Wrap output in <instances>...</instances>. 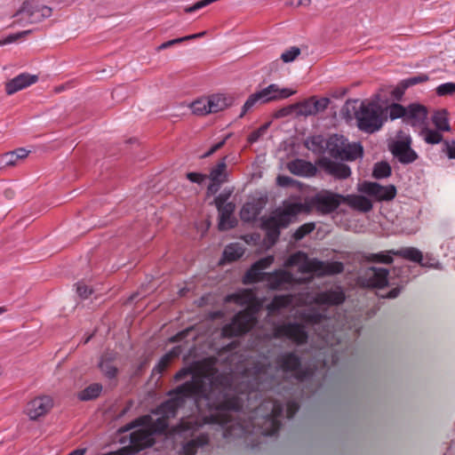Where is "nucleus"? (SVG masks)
I'll return each mask as SVG.
<instances>
[{"mask_svg":"<svg viewBox=\"0 0 455 455\" xmlns=\"http://www.w3.org/2000/svg\"><path fill=\"white\" fill-rule=\"evenodd\" d=\"M226 167V157H224L215 167L212 169L209 175L212 182L217 183V185H220L225 181Z\"/></svg>","mask_w":455,"mask_h":455,"instance_id":"c85d7f7f","label":"nucleus"},{"mask_svg":"<svg viewBox=\"0 0 455 455\" xmlns=\"http://www.w3.org/2000/svg\"><path fill=\"white\" fill-rule=\"evenodd\" d=\"M301 211V204H291L283 211L277 212L280 216L285 217L286 224L289 225L291 221V218L295 217Z\"/></svg>","mask_w":455,"mask_h":455,"instance_id":"58836bf2","label":"nucleus"},{"mask_svg":"<svg viewBox=\"0 0 455 455\" xmlns=\"http://www.w3.org/2000/svg\"><path fill=\"white\" fill-rule=\"evenodd\" d=\"M305 145L307 149L315 154H322L326 149V140L322 136H313L307 139Z\"/></svg>","mask_w":455,"mask_h":455,"instance_id":"7c9ffc66","label":"nucleus"},{"mask_svg":"<svg viewBox=\"0 0 455 455\" xmlns=\"http://www.w3.org/2000/svg\"><path fill=\"white\" fill-rule=\"evenodd\" d=\"M357 190L378 201H389L396 195V188L394 185L381 186L377 182L371 181L358 183Z\"/></svg>","mask_w":455,"mask_h":455,"instance_id":"1a4fd4ad","label":"nucleus"},{"mask_svg":"<svg viewBox=\"0 0 455 455\" xmlns=\"http://www.w3.org/2000/svg\"><path fill=\"white\" fill-rule=\"evenodd\" d=\"M207 103V97L195 100L190 105L192 112L197 116H205L211 114V111H208Z\"/></svg>","mask_w":455,"mask_h":455,"instance_id":"ea45409f","label":"nucleus"},{"mask_svg":"<svg viewBox=\"0 0 455 455\" xmlns=\"http://www.w3.org/2000/svg\"><path fill=\"white\" fill-rule=\"evenodd\" d=\"M262 281L267 282L270 289L277 290L286 284H292L295 282V277L289 271L278 269L266 275Z\"/></svg>","mask_w":455,"mask_h":455,"instance_id":"6ab92c4d","label":"nucleus"},{"mask_svg":"<svg viewBox=\"0 0 455 455\" xmlns=\"http://www.w3.org/2000/svg\"><path fill=\"white\" fill-rule=\"evenodd\" d=\"M17 161V156L12 151L8 152L0 158V165L3 167L12 166L16 164Z\"/></svg>","mask_w":455,"mask_h":455,"instance_id":"8fccbe9b","label":"nucleus"},{"mask_svg":"<svg viewBox=\"0 0 455 455\" xmlns=\"http://www.w3.org/2000/svg\"><path fill=\"white\" fill-rule=\"evenodd\" d=\"M287 169L294 175L300 177H313L316 174L317 169L312 163L297 158L287 164Z\"/></svg>","mask_w":455,"mask_h":455,"instance_id":"4be33fe9","label":"nucleus"},{"mask_svg":"<svg viewBox=\"0 0 455 455\" xmlns=\"http://www.w3.org/2000/svg\"><path fill=\"white\" fill-rule=\"evenodd\" d=\"M52 13V10L51 7L34 0H28L23 3L14 17H17L20 22L36 23L45 18H49Z\"/></svg>","mask_w":455,"mask_h":455,"instance_id":"423d86ee","label":"nucleus"},{"mask_svg":"<svg viewBox=\"0 0 455 455\" xmlns=\"http://www.w3.org/2000/svg\"><path fill=\"white\" fill-rule=\"evenodd\" d=\"M447 156L451 159H455V141L446 142Z\"/></svg>","mask_w":455,"mask_h":455,"instance_id":"680f3d73","label":"nucleus"},{"mask_svg":"<svg viewBox=\"0 0 455 455\" xmlns=\"http://www.w3.org/2000/svg\"><path fill=\"white\" fill-rule=\"evenodd\" d=\"M268 127V124H263L259 129L253 131L249 136H248V143L253 144L257 142L267 132Z\"/></svg>","mask_w":455,"mask_h":455,"instance_id":"09e8293b","label":"nucleus"},{"mask_svg":"<svg viewBox=\"0 0 455 455\" xmlns=\"http://www.w3.org/2000/svg\"><path fill=\"white\" fill-rule=\"evenodd\" d=\"M178 356V352L175 350L170 351L161 357L158 363L155 366L153 371L157 373H163L165 369L169 366L171 361Z\"/></svg>","mask_w":455,"mask_h":455,"instance_id":"4c0bfd02","label":"nucleus"},{"mask_svg":"<svg viewBox=\"0 0 455 455\" xmlns=\"http://www.w3.org/2000/svg\"><path fill=\"white\" fill-rule=\"evenodd\" d=\"M429 80V76L427 74H423V73H420V74H418L416 76H410L406 79H403L401 81V89H399V93L400 94H403L404 91L411 87V86H413V85H416V84H422V83H425V82H427Z\"/></svg>","mask_w":455,"mask_h":455,"instance_id":"c9c22d12","label":"nucleus"},{"mask_svg":"<svg viewBox=\"0 0 455 455\" xmlns=\"http://www.w3.org/2000/svg\"><path fill=\"white\" fill-rule=\"evenodd\" d=\"M311 3V0H291V4L307 6Z\"/></svg>","mask_w":455,"mask_h":455,"instance_id":"338daca9","label":"nucleus"},{"mask_svg":"<svg viewBox=\"0 0 455 455\" xmlns=\"http://www.w3.org/2000/svg\"><path fill=\"white\" fill-rule=\"evenodd\" d=\"M358 128L367 133L378 132L383 126L387 117L383 116V108L374 101H363L355 112Z\"/></svg>","mask_w":455,"mask_h":455,"instance_id":"f03ea898","label":"nucleus"},{"mask_svg":"<svg viewBox=\"0 0 455 455\" xmlns=\"http://www.w3.org/2000/svg\"><path fill=\"white\" fill-rule=\"evenodd\" d=\"M391 251H396V250L383 251L377 253H367L364 255V259L368 262L390 264L393 262V256H395Z\"/></svg>","mask_w":455,"mask_h":455,"instance_id":"cd10ccee","label":"nucleus"},{"mask_svg":"<svg viewBox=\"0 0 455 455\" xmlns=\"http://www.w3.org/2000/svg\"><path fill=\"white\" fill-rule=\"evenodd\" d=\"M421 267H432V268H439L440 263L432 256L426 254L423 255V259L419 263Z\"/></svg>","mask_w":455,"mask_h":455,"instance_id":"3c124183","label":"nucleus"},{"mask_svg":"<svg viewBox=\"0 0 455 455\" xmlns=\"http://www.w3.org/2000/svg\"><path fill=\"white\" fill-rule=\"evenodd\" d=\"M38 76L28 73H22L10 80L5 84V91L8 95L14 94L15 92L27 88L37 82Z\"/></svg>","mask_w":455,"mask_h":455,"instance_id":"412c9836","label":"nucleus"},{"mask_svg":"<svg viewBox=\"0 0 455 455\" xmlns=\"http://www.w3.org/2000/svg\"><path fill=\"white\" fill-rule=\"evenodd\" d=\"M387 110L388 111V115L391 120L402 118L403 122L404 123L406 107H403L398 103H392L390 106H388Z\"/></svg>","mask_w":455,"mask_h":455,"instance_id":"37998d69","label":"nucleus"},{"mask_svg":"<svg viewBox=\"0 0 455 455\" xmlns=\"http://www.w3.org/2000/svg\"><path fill=\"white\" fill-rule=\"evenodd\" d=\"M102 391V386L98 383H93L88 386L78 394V398L81 401H90L97 398Z\"/></svg>","mask_w":455,"mask_h":455,"instance_id":"473e14b6","label":"nucleus"},{"mask_svg":"<svg viewBox=\"0 0 455 455\" xmlns=\"http://www.w3.org/2000/svg\"><path fill=\"white\" fill-rule=\"evenodd\" d=\"M343 203L361 212H368L373 207L371 199L362 195L352 194L344 196Z\"/></svg>","mask_w":455,"mask_h":455,"instance_id":"5701e85b","label":"nucleus"},{"mask_svg":"<svg viewBox=\"0 0 455 455\" xmlns=\"http://www.w3.org/2000/svg\"><path fill=\"white\" fill-rule=\"evenodd\" d=\"M273 335L275 339L286 338L297 345L307 343L308 338L305 326L299 323L278 324L274 328Z\"/></svg>","mask_w":455,"mask_h":455,"instance_id":"6e6552de","label":"nucleus"},{"mask_svg":"<svg viewBox=\"0 0 455 455\" xmlns=\"http://www.w3.org/2000/svg\"><path fill=\"white\" fill-rule=\"evenodd\" d=\"M390 151L398 161L403 164L413 163L417 158V153L411 148V139L395 141Z\"/></svg>","mask_w":455,"mask_h":455,"instance_id":"4468645a","label":"nucleus"},{"mask_svg":"<svg viewBox=\"0 0 455 455\" xmlns=\"http://www.w3.org/2000/svg\"><path fill=\"white\" fill-rule=\"evenodd\" d=\"M244 253V250L239 243H230L226 246L223 257L228 261H234L241 258Z\"/></svg>","mask_w":455,"mask_h":455,"instance_id":"72a5a7b5","label":"nucleus"},{"mask_svg":"<svg viewBox=\"0 0 455 455\" xmlns=\"http://www.w3.org/2000/svg\"><path fill=\"white\" fill-rule=\"evenodd\" d=\"M182 42H185V40L183 39V37H179V38H175V39H172V40H169L167 42H164L163 44H161L158 47H157V51H162V50H165L174 44H180V43H182Z\"/></svg>","mask_w":455,"mask_h":455,"instance_id":"bf43d9fd","label":"nucleus"},{"mask_svg":"<svg viewBox=\"0 0 455 455\" xmlns=\"http://www.w3.org/2000/svg\"><path fill=\"white\" fill-rule=\"evenodd\" d=\"M276 182L281 187H289L293 183V180L288 176L279 175L276 179Z\"/></svg>","mask_w":455,"mask_h":455,"instance_id":"052dcab7","label":"nucleus"},{"mask_svg":"<svg viewBox=\"0 0 455 455\" xmlns=\"http://www.w3.org/2000/svg\"><path fill=\"white\" fill-rule=\"evenodd\" d=\"M12 152L17 156V160L23 159V158L27 157L28 155V151L22 148H18Z\"/></svg>","mask_w":455,"mask_h":455,"instance_id":"e2e57ef3","label":"nucleus"},{"mask_svg":"<svg viewBox=\"0 0 455 455\" xmlns=\"http://www.w3.org/2000/svg\"><path fill=\"white\" fill-rule=\"evenodd\" d=\"M30 31L29 30H27V31H23V32H20V33H16V34H12V35H10L8 36L4 41L2 43V44H12V43H14L15 41H17L19 38L22 37L23 36L25 35H28Z\"/></svg>","mask_w":455,"mask_h":455,"instance_id":"13d9d810","label":"nucleus"},{"mask_svg":"<svg viewBox=\"0 0 455 455\" xmlns=\"http://www.w3.org/2000/svg\"><path fill=\"white\" fill-rule=\"evenodd\" d=\"M319 336H321L322 339L323 340L324 344L326 346H334L337 342L333 339V334L331 333V331H327L325 332H320Z\"/></svg>","mask_w":455,"mask_h":455,"instance_id":"4d7b16f0","label":"nucleus"},{"mask_svg":"<svg viewBox=\"0 0 455 455\" xmlns=\"http://www.w3.org/2000/svg\"><path fill=\"white\" fill-rule=\"evenodd\" d=\"M344 196L331 191H323L315 196V204L319 210L329 213L335 211L341 203Z\"/></svg>","mask_w":455,"mask_h":455,"instance_id":"dca6fc26","label":"nucleus"},{"mask_svg":"<svg viewBox=\"0 0 455 455\" xmlns=\"http://www.w3.org/2000/svg\"><path fill=\"white\" fill-rule=\"evenodd\" d=\"M304 317L307 323L314 325H326L329 321L324 315L315 311H309L306 313Z\"/></svg>","mask_w":455,"mask_h":455,"instance_id":"79ce46f5","label":"nucleus"},{"mask_svg":"<svg viewBox=\"0 0 455 455\" xmlns=\"http://www.w3.org/2000/svg\"><path fill=\"white\" fill-rule=\"evenodd\" d=\"M432 122L436 127V130L440 132H449L451 130L447 111L444 109L435 112L432 116Z\"/></svg>","mask_w":455,"mask_h":455,"instance_id":"c756f323","label":"nucleus"},{"mask_svg":"<svg viewBox=\"0 0 455 455\" xmlns=\"http://www.w3.org/2000/svg\"><path fill=\"white\" fill-rule=\"evenodd\" d=\"M388 270L383 267H369L359 276L362 285L371 288H382L388 283Z\"/></svg>","mask_w":455,"mask_h":455,"instance_id":"9d476101","label":"nucleus"},{"mask_svg":"<svg viewBox=\"0 0 455 455\" xmlns=\"http://www.w3.org/2000/svg\"><path fill=\"white\" fill-rule=\"evenodd\" d=\"M391 167L386 162L377 163L374 165L372 175L376 179H383L390 176Z\"/></svg>","mask_w":455,"mask_h":455,"instance_id":"a19ab883","label":"nucleus"},{"mask_svg":"<svg viewBox=\"0 0 455 455\" xmlns=\"http://www.w3.org/2000/svg\"><path fill=\"white\" fill-rule=\"evenodd\" d=\"M317 164L327 173L337 179H347L351 174V170L347 164L335 163L327 157L321 158Z\"/></svg>","mask_w":455,"mask_h":455,"instance_id":"aec40b11","label":"nucleus"},{"mask_svg":"<svg viewBox=\"0 0 455 455\" xmlns=\"http://www.w3.org/2000/svg\"><path fill=\"white\" fill-rule=\"evenodd\" d=\"M274 262V256H267L257 260L251 268L246 272L243 277L244 283H252L260 282L268 273L263 272L264 269L269 267Z\"/></svg>","mask_w":455,"mask_h":455,"instance_id":"2eb2a0df","label":"nucleus"},{"mask_svg":"<svg viewBox=\"0 0 455 455\" xmlns=\"http://www.w3.org/2000/svg\"><path fill=\"white\" fill-rule=\"evenodd\" d=\"M85 451H86V449H76V450L72 451L70 453H68V455H84Z\"/></svg>","mask_w":455,"mask_h":455,"instance_id":"774afa93","label":"nucleus"},{"mask_svg":"<svg viewBox=\"0 0 455 455\" xmlns=\"http://www.w3.org/2000/svg\"><path fill=\"white\" fill-rule=\"evenodd\" d=\"M315 229L314 223H306L300 226L294 233L293 237L295 240H300L307 234L311 233Z\"/></svg>","mask_w":455,"mask_h":455,"instance_id":"de8ad7c7","label":"nucleus"},{"mask_svg":"<svg viewBox=\"0 0 455 455\" xmlns=\"http://www.w3.org/2000/svg\"><path fill=\"white\" fill-rule=\"evenodd\" d=\"M404 123L411 126H421L427 117V109L425 106L411 103L406 107Z\"/></svg>","mask_w":455,"mask_h":455,"instance_id":"a211bd4d","label":"nucleus"},{"mask_svg":"<svg viewBox=\"0 0 455 455\" xmlns=\"http://www.w3.org/2000/svg\"><path fill=\"white\" fill-rule=\"evenodd\" d=\"M329 102L330 100L327 98L315 100L312 104L310 101H306L302 104V107L308 108L304 111V114L314 115L320 110H324L328 107Z\"/></svg>","mask_w":455,"mask_h":455,"instance_id":"2f4dec72","label":"nucleus"},{"mask_svg":"<svg viewBox=\"0 0 455 455\" xmlns=\"http://www.w3.org/2000/svg\"><path fill=\"white\" fill-rule=\"evenodd\" d=\"M291 303L292 297L291 295H277L274 297L267 308L270 314H274L282 308L289 307Z\"/></svg>","mask_w":455,"mask_h":455,"instance_id":"a878e982","label":"nucleus"},{"mask_svg":"<svg viewBox=\"0 0 455 455\" xmlns=\"http://www.w3.org/2000/svg\"><path fill=\"white\" fill-rule=\"evenodd\" d=\"M395 256H400L403 259H409L412 262L419 263L423 259L422 252L414 247H405L396 251H391Z\"/></svg>","mask_w":455,"mask_h":455,"instance_id":"bb28decb","label":"nucleus"},{"mask_svg":"<svg viewBox=\"0 0 455 455\" xmlns=\"http://www.w3.org/2000/svg\"><path fill=\"white\" fill-rule=\"evenodd\" d=\"M226 200L227 197L222 195H220L215 198V204L220 215V230L230 229L236 224V220L232 217L235 211V204L233 203H226Z\"/></svg>","mask_w":455,"mask_h":455,"instance_id":"9b49d317","label":"nucleus"},{"mask_svg":"<svg viewBox=\"0 0 455 455\" xmlns=\"http://www.w3.org/2000/svg\"><path fill=\"white\" fill-rule=\"evenodd\" d=\"M284 218L275 212L273 215L261 220V228L266 231L267 239L270 243L274 244L279 238L280 229L288 226Z\"/></svg>","mask_w":455,"mask_h":455,"instance_id":"f8f14e48","label":"nucleus"},{"mask_svg":"<svg viewBox=\"0 0 455 455\" xmlns=\"http://www.w3.org/2000/svg\"><path fill=\"white\" fill-rule=\"evenodd\" d=\"M256 311L253 308L236 314L231 323L222 328V335L227 338L240 336L249 331L256 323Z\"/></svg>","mask_w":455,"mask_h":455,"instance_id":"39448f33","label":"nucleus"},{"mask_svg":"<svg viewBox=\"0 0 455 455\" xmlns=\"http://www.w3.org/2000/svg\"><path fill=\"white\" fill-rule=\"evenodd\" d=\"M205 34H206V31H203V32H200V33H196V34H193V35L183 36V39L185 41H188V40H192V39H196V38L203 37Z\"/></svg>","mask_w":455,"mask_h":455,"instance_id":"69168bd1","label":"nucleus"},{"mask_svg":"<svg viewBox=\"0 0 455 455\" xmlns=\"http://www.w3.org/2000/svg\"><path fill=\"white\" fill-rule=\"evenodd\" d=\"M295 92H296L291 89L281 88L276 84H271L249 96L243 106L240 116H243L247 111L251 109L257 104H264L269 101L287 99Z\"/></svg>","mask_w":455,"mask_h":455,"instance_id":"7ed1b4c3","label":"nucleus"},{"mask_svg":"<svg viewBox=\"0 0 455 455\" xmlns=\"http://www.w3.org/2000/svg\"><path fill=\"white\" fill-rule=\"evenodd\" d=\"M259 215V209L256 204L251 203L245 204L240 212L241 219L243 221L251 222Z\"/></svg>","mask_w":455,"mask_h":455,"instance_id":"e433bc0d","label":"nucleus"},{"mask_svg":"<svg viewBox=\"0 0 455 455\" xmlns=\"http://www.w3.org/2000/svg\"><path fill=\"white\" fill-rule=\"evenodd\" d=\"M299 405L296 401H288L286 403V415L288 419H291L299 411Z\"/></svg>","mask_w":455,"mask_h":455,"instance_id":"603ef678","label":"nucleus"},{"mask_svg":"<svg viewBox=\"0 0 455 455\" xmlns=\"http://www.w3.org/2000/svg\"><path fill=\"white\" fill-rule=\"evenodd\" d=\"M419 135L426 143L431 145L438 144L443 140V135L438 130L424 127L421 129Z\"/></svg>","mask_w":455,"mask_h":455,"instance_id":"f704fd0d","label":"nucleus"},{"mask_svg":"<svg viewBox=\"0 0 455 455\" xmlns=\"http://www.w3.org/2000/svg\"><path fill=\"white\" fill-rule=\"evenodd\" d=\"M76 291L83 299H87L92 293V290L87 285L80 283L76 285Z\"/></svg>","mask_w":455,"mask_h":455,"instance_id":"864d4df0","label":"nucleus"},{"mask_svg":"<svg viewBox=\"0 0 455 455\" xmlns=\"http://www.w3.org/2000/svg\"><path fill=\"white\" fill-rule=\"evenodd\" d=\"M275 363L276 371H282L283 374L291 372L300 381L307 379L311 374L307 371H300V358L293 352H285L279 355L275 359Z\"/></svg>","mask_w":455,"mask_h":455,"instance_id":"0eeeda50","label":"nucleus"},{"mask_svg":"<svg viewBox=\"0 0 455 455\" xmlns=\"http://www.w3.org/2000/svg\"><path fill=\"white\" fill-rule=\"evenodd\" d=\"M438 96H448L455 94V83L448 82L438 85L435 89Z\"/></svg>","mask_w":455,"mask_h":455,"instance_id":"c03bdc74","label":"nucleus"},{"mask_svg":"<svg viewBox=\"0 0 455 455\" xmlns=\"http://www.w3.org/2000/svg\"><path fill=\"white\" fill-rule=\"evenodd\" d=\"M401 289L400 288H394L389 292H387L385 295H380L382 298H387V299H395L396 298L400 293Z\"/></svg>","mask_w":455,"mask_h":455,"instance_id":"0e129e2a","label":"nucleus"},{"mask_svg":"<svg viewBox=\"0 0 455 455\" xmlns=\"http://www.w3.org/2000/svg\"><path fill=\"white\" fill-rule=\"evenodd\" d=\"M101 371L108 378H114L116 374V368L111 362L102 359L100 363Z\"/></svg>","mask_w":455,"mask_h":455,"instance_id":"49530a36","label":"nucleus"},{"mask_svg":"<svg viewBox=\"0 0 455 455\" xmlns=\"http://www.w3.org/2000/svg\"><path fill=\"white\" fill-rule=\"evenodd\" d=\"M256 299L255 293L251 290H243L240 292L228 295V301H234L239 305H251Z\"/></svg>","mask_w":455,"mask_h":455,"instance_id":"393cba45","label":"nucleus"},{"mask_svg":"<svg viewBox=\"0 0 455 455\" xmlns=\"http://www.w3.org/2000/svg\"><path fill=\"white\" fill-rule=\"evenodd\" d=\"M187 178L193 183L201 184L206 179V175L198 172H188Z\"/></svg>","mask_w":455,"mask_h":455,"instance_id":"5fc2aeb1","label":"nucleus"},{"mask_svg":"<svg viewBox=\"0 0 455 455\" xmlns=\"http://www.w3.org/2000/svg\"><path fill=\"white\" fill-rule=\"evenodd\" d=\"M53 406L52 398L49 395H41L28 403L26 413L32 420L45 415Z\"/></svg>","mask_w":455,"mask_h":455,"instance_id":"ddd939ff","label":"nucleus"},{"mask_svg":"<svg viewBox=\"0 0 455 455\" xmlns=\"http://www.w3.org/2000/svg\"><path fill=\"white\" fill-rule=\"evenodd\" d=\"M207 108L211 113L224 110L230 104L228 99L223 94H213L207 97Z\"/></svg>","mask_w":455,"mask_h":455,"instance_id":"b1692460","label":"nucleus"},{"mask_svg":"<svg viewBox=\"0 0 455 455\" xmlns=\"http://www.w3.org/2000/svg\"><path fill=\"white\" fill-rule=\"evenodd\" d=\"M285 267L298 266L302 274L315 273L318 275H331L339 274L344 270L343 263L339 261H322L317 259H309L303 251L291 254L284 263Z\"/></svg>","mask_w":455,"mask_h":455,"instance_id":"f257e3e1","label":"nucleus"},{"mask_svg":"<svg viewBox=\"0 0 455 455\" xmlns=\"http://www.w3.org/2000/svg\"><path fill=\"white\" fill-rule=\"evenodd\" d=\"M344 300L345 294L339 288L318 292L313 298V302L322 307L337 306Z\"/></svg>","mask_w":455,"mask_h":455,"instance_id":"f3484780","label":"nucleus"},{"mask_svg":"<svg viewBox=\"0 0 455 455\" xmlns=\"http://www.w3.org/2000/svg\"><path fill=\"white\" fill-rule=\"evenodd\" d=\"M228 138V136L224 138L221 141H220V142L216 143L215 145H213L206 153H204L202 156V157H204V158L208 157V156H212V154H214L217 150L221 148L225 145L226 140H227Z\"/></svg>","mask_w":455,"mask_h":455,"instance_id":"6e6d98bb","label":"nucleus"},{"mask_svg":"<svg viewBox=\"0 0 455 455\" xmlns=\"http://www.w3.org/2000/svg\"><path fill=\"white\" fill-rule=\"evenodd\" d=\"M300 54V49L297 46L290 47L281 54V60L289 63L293 61Z\"/></svg>","mask_w":455,"mask_h":455,"instance_id":"a18cd8bd","label":"nucleus"},{"mask_svg":"<svg viewBox=\"0 0 455 455\" xmlns=\"http://www.w3.org/2000/svg\"><path fill=\"white\" fill-rule=\"evenodd\" d=\"M326 150L336 159L353 161L363 155V148L359 143H349L342 136L334 134L326 140Z\"/></svg>","mask_w":455,"mask_h":455,"instance_id":"20e7f679","label":"nucleus"}]
</instances>
